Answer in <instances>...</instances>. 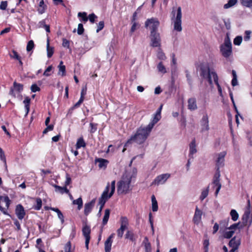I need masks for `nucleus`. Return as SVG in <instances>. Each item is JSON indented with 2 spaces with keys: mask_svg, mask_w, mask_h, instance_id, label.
Listing matches in <instances>:
<instances>
[{
  "mask_svg": "<svg viewBox=\"0 0 252 252\" xmlns=\"http://www.w3.org/2000/svg\"><path fill=\"white\" fill-rule=\"evenodd\" d=\"M214 80V81L215 82V83L217 85V87H218V91L219 92H220V94H221L222 93V91H221V87L220 85V84H219V82H218V77L217 75H215V78L213 79Z\"/></svg>",
  "mask_w": 252,
  "mask_h": 252,
  "instance_id": "obj_54",
  "label": "nucleus"
},
{
  "mask_svg": "<svg viewBox=\"0 0 252 252\" xmlns=\"http://www.w3.org/2000/svg\"><path fill=\"white\" fill-rule=\"evenodd\" d=\"M84 29L82 24L80 23L78 25L77 33L79 35H81L83 33Z\"/></svg>",
  "mask_w": 252,
  "mask_h": 252,
  "instance_id": "obj_52",
  "label": "nucleus"
},
{
  "mask_svg": "<svg viewBox=\"0 0 252 252\" xmlns=\"http://www.w3.org/2000/svg\"><path fill=\"white\" fill-rule=\"evenodd\" d=\"M46 5L44 4L43 0H41L39 3L37 11L38 13L42 14L45 12Z\"/></svg>",
  "mask_w": 252,
  "mask_h": 252,
  "instance_id": "obj_26",
  "label": "nucleus"
},
{
  "mask_svg": "<svg viewBox=\"0 0 252 252\" xmlns=\"http://www.w3.org/2000/svg\"><path fill=\"white\" fill-rule=\"evenodd\" d=\"M145 240L146 241V242L145 243V248L146 250V252H150L151 251V247L150 243L148 242V238L146 237L145 238Z\"/></svg>",
  "mask_w": 252,
  "mask_h": 252,
  "instance_id": "obj_45",
  "label": "nucleus"
},
{
  "mask_svg": "<svg viewBox=\"0 0 252 252\" xmlns=\"http://www.w3.org/2000/svg\"><path fill=\"white\" fill-rule=\"evenodd\" d=\"M241 4L246 7L252 8V0H240Z\"/></svg>",
  "mask_w": 252,
  "mask_h": 252,
  "instance_id": "obj_36",
  "label": "nucleus"
},
{
  "mask_svg": "<svg viewBox=\"0 0 252 252\" xmlns=\"http://www.w3.org/2000/svg\"><path fill=\"white\" fill-rule=\"evenodd\" d=\"M220 52L223 57L228 58L231 55L232 53V44L228 33H226L224 42L220 45Z\"/></svg>",
  "mask_w": 252,
  "mask_h": 252,
  "instance_id": "obj_4",
  "label": "nucleus"
},
{
  "mask_svg": "<svg viewBox=\"0 0 252 252\" xmlns=\"http://www.w3.org/2000/svg\"><path fill=\"white\" fill-rule=\"evenodd\" d=\"M219 167H217L216 172L214 176L213 179H220V174Z\"/></svg>",
  "mask_w": 252,
  "mask_h": 252,
  "instance_id": "obj_61",
  "label": "nucleus"
},
{
  "mask_svg": "<svg viewBox=\"0 0 252 252\" xmlns=\"http://www.w3.org/2000/svg\"><path fill=\"white\" fill-rule=\"evenodd\" d=\"M78 16L81 17L82 18V21L84 22H86L88 20V18L87 17V13L85 12H79L78 14Z\"/></svg>",
  "mask_w": 252,
  "mask_h": 252,
  "instance_id": "obj_46",
  "label": "nucleus"
},
{
  "mask_svg": "<svg viewBox=\"0 0 252 252\" xmlns=\"http://www.w3.org/2000/svg\"><path fill=\"white\" fill-rule=\"evenodd\" d=\"M157 68L158 71L161 73H165L166 72V69L163 64H158Z\"/></svg>",
  "mask_w": 252,
  "mask_h": 252,
  "instance_id": "obj_50",
  "label": "nucleus"
},
{
  "mask_svg": "<svg viewBox=\"0 0 252 252\" xmlns=\"http://www.w3.org/2000/svg\"><path fill=\"white\" fill-rule=\"evenodd\" d=\"M0 158L4 162L5 168L7 169L6 158L3 150L0 151Z\"/></svg>",
  "mask_w": 252,
  "mask_h": 252,
  "instance_id": "obj_47",
  "label": "nucleus"
},
{
  "mask_svg": "<svg viewBox=\"0 0 252 252\" xmlns=\"http://www.w3.org/2000/svg\"><path fill=\"white\" fill-rule=\"evenodd\" d=\"M96 162H98V165L100 168H106L108 163L107 160L103 158H98L96 160Z\"/></svg>",
  "mask_w": 252,
  "mask_h": 252,
  "instance_id": "obj_25",
  "label": "nucleus"
},
{
  "mask_svg": "<svg viewBox=\"0 0 252 252\" xmlns=\"http://www.w3.org/2000/svg\"><path fill=\"white\" fill-rule=\"evenodd\" d=\"M240 243V240L239 239H236V237H234L229 241V246L231 248L238 249Z\"/></svg>",
  "mask_w": 252,
  "mask_h": 252,
  "instance_id": "obj_23",
  "label": "nucleus"
},
{
  "mask_svg": "<svg viewBox=\"0 0 252 252\" xmlns=\"http://www.w3.org/2000/svg\"><path fill=\"white\" fill-rule=\"evenodd\" d=\"M47 127L43 131V134H46L49 131H51L53 129L54 126L53 125L46 126Z\"/></svg>",
  "mask_w": 252,
  "mask_h": 252,
  "instance_id": "obj_59",
  "label": "nucleus"
},
{
  "mask_svg": "<svg viewBox=\"0 0 252 252\" xmlns=\"http://www.w3.org/2000/svg\"><path fill=\"white\" fill-rule=\"evenodd\" d=\"M109 216L110 210L109 209H106L105 210V214L102 220V224L103 225H105L107 223Z\"/></svg>",
  "mask_w": 252,
  "mask_h": 252,
  "instance_id": "obj_31",
  "label": "nucleus"
},
{
  "mask_svg": "<svg viewBox=\"0 0 252 252\" xmlns=\"http://www.w3.org/2000/svg\"><path fill=\"white\" fill-rule=\"evenodd\" d=\"M13 87L16 90L19 92H21L23 90V86L21 84L17 83L16 82H14L13 83Z\"/></svg>",
  "mask_w": 252,
  "mask_h": 252,
  "instance_id": "obj_39",
  "label": "nucleus"
},
{
  "mask_svg": "<svg viewBox=\"0 0 252 252\" xmlns=\"http://www.w3.org/2000/svg\"><path fill=\"white\" fill-rule=\"evenodd\" d=\"M152 211L153 212H156L158 210V202L156 200V198L154 195H153L152 196Z\"/></svg>",
  "mask_w": 252,
  "mask_h": 252,
  "instance_id": "obj_27",
  "label": "nucleus"
},
{
  "mask_svg": "<svg viewBox=\"0 0 252 252\" xmlns=\"http://www.w3.org/2000/svg\"><path fill=\"white\" fill-rule=\"evenodd\" d=\"M171 14L173 15L172 19L173 20L174 30L180 32L182 31V9L178 7L177 10L176 16L175 17V11L172 10Z\"/></svg>",
  "mask_w": 252,
  "mask_h": 252,
  "instance_id": "obj_5",
  "label": "nucleus"
},
{
  "mask_svg": "<svg viewBox=\"0 0 252 252\" xmlns=\"http://www.w3.org/2000/svg\"><path fill=\"white\" fill-rule=\"evenodd\" d=\"M242 220L244 226L249 227L252 223V207L251 206L250 200L248 201V206L243 215Z\"/></svg>",
  "mask_w": 252,
  "mask_h": 252,
  "instance_id": "obj_6",
  "label": "nucleus"
},
{
  "mask_svg": "<svg viewBox=\"0 0 252 252\" xmlns=\"http://www.w3.org/2000/svg\"><path fill=\"white\" fill-rule=\"evenodd\" d=\"M15 214L19 220H22L25 216V211L24 207L21 204L16 206Z\"/></svg>",
  "mask_w": 252,
  "mask_h": 252,
  "instance_id": "obj_17",
  "label": "nucleus"
},
{
  "mask_svg": "<svg viewBox=\"0 0 252 252\" xmlns=\"http://www.w3.org/2000/svg\"><path fill=\"white\" fill-rule=\"evenodd\" d=\"M159 26V22L156 18L148 19L145 23V27H149L150 30V33L158 32V30Z\"/></svg>",
  "mask_w": 252,
  "mask_h": 252,
  "instance_id": "obj_7",
  "label": "nucleus"
},
{
  "mask_svg": "<svg viewBox=\"0 0 252 252\" xmlns=\"http://www.w3.org/2000/svg\"><path fill=\"white\" fill-rule=\"evenodd\" d=\"M237 2V0H229L228 2L224 5L223 7L225 9L229 8L235 5Z\"/></svg>",
  "mask_w": 252,
  "mask_h": 252,
  "instance_id": "obj_32",
  "label": "nucleus"
},
{
  "mask_svg": "<svg viewBox=\"0 0 252 252\" xmlns=\"http://www.w3.org/2000/svg\"><path fill=\"white\" fill-rule=\"evenodd\" d=\"M196 152L195 139H193L189 144V156H191V158H192V155Z\"/></svg>",
  "mask_w": 252,
  "mask_h": 252,
  "instance_id": "obj_24",
  "label": "nucleus"
},
{
  "mask_svg": "<svg viewBox=\"0 0 252 252\" xmlns=\"http://www.w3.org/2000/svg\"><path fill=\"white\" fill-rule=\"evenodd\" d=\"M162 108V106H160L159 111H158L154 116V118H153L152 122L146 126V127L150 131L153 128L154 126L159 120L160 119V109Z\"/></svg>",
  "mask_w": 252,
  "mask_h": 252,
  "instance_id": "obj_16",
  "label": "nucleus"
},
{
  "mask_svg": "<svg viewBox=\"0 0 252 252\" xmlns=\"http://www.w3.org/2000/svg\"><path fill=\"white\" fill-rule=\"evenodd\" d=\"M114 234H112L107 239L104 243L105 246V252H110L111 249V246L112 241V239L113 238Z\"/></svg>",
  "mask_w": 252,
  "mask_h": 252,
  "instance_id": "obj_21",
  "label": "nucleus"
},
{
  "mask_svg": "<svg viewBox=\"0 0 252 252\" xmlns=\"http://www.w3.org/2000/svg\"><path fill=\"white\" fill-rule=\"evenodd\" d=\"M132 25L130 29V32H133L137 28L139 27V25L136 22H132Z\"/></svg>",
  "mask_w": 252,
  "mask_h": 252,
  "instance_id": "obj_55",
  "label": "nucleus"
},
{
  "mask_svg": "<svg viewBox=\"0 0 252 252\" xmlns=\"http://www.w3.org/2000/svg\"><path fill=\"white\" fill-rule=\"evenodd\" d=\"M42 206V200L40 198L36 199V205L34 207V209L39 210L40 209Z\"/></svg>",
  "mask_w": 252,
  "mask_h": 252,
  "instance_id": "obj_51",
  "label": "nucleus"
},
{
  "mask_svg": "<svg viewBox=\"0 0 252 252\" xmlns=\"http://www.w3.org/2000/svg\"><path fill=\"white\" fill-rule=\"evenodd\" d=\"M131 178V175L125 173L123 175L118 183L117 192L119 194H126L129 191Z\"/></svg>",
  "mask_w": 252,
  "mask_h": 252,
  "instance_id": "obj_2",
  "label": "nucleus"
},
{
  "mask_svg": "<svg viewBox=\"0 0 252 252\" xmlns=\"http://www.w3.org/2000/svg\"><path fill=\"white\" fill-rule=\"evenodd\" d=\"M97 18V16L94 13H92L89 15V19L90 21L92 23L94 22L95 19Z\"/></svg>",
  "mask_w": 252,
  "mask_h": 252,
  "instance_id": "obj_63",
  "label": "nucleus"
},
{
  "mask_svg": "<svg viewBox=\"0 0 252 252\" xmlns=\"http://www.w3.org/2000/svg\"><path fill=\"white\" fill-rule=\"evenodd\" d=\"M230 214L233 221H236L238 219L239 215L235 210H231Z\"/></svg>",
  "mask_w": 252,
  "mask_h": 252,
  "instance_id": "obj_33",
  "label": "nucleus"
},
{
  "mask_svg": "<svg viewBox=\"0 0 252 252\" xmlns=\"http://www.w3.org/2000/svg\"><path fill=\"white\" fill-rule=\"evenodd\" d=\"M11 57L13 58L17 59L19 61V63H22L21 60V57L19 56L17 52L15 51H12V54H11Z\"/></svg>",
  "mask_w": 252,
  "mask_h": 252,
  "instance_id": "obj_42",
  "label": "nucleus"
},
{
  "mask_svg": "<svg viewBox=\"0 0 252 252\" xmlns=\"http://www.w3.org/2000/svg\"><path fill=\"white\" fill-rule=\"evenodd\" d=\"M47 56L48 58H50L53 55V54L54 53L53 51V48L50 47L49 46V40L47 41Z\"/></svg>",
  "mask_w": 252,
  "mask_h": 252,
  "instance_id": "obj_40",
  "label": "nucleus"
},
{
  "mask_svg": "<svg viewBox=\"0 0 252 252\" xmlns=\"http://www.w3.org/2000/svg\"><path fill=\"white\" fill-rule=\"evenodd\" d=\"M121 226L117 231V236L119 238H122L124 231L128 228L129 225L128 220L126 217L122 216L120 218Z\"/></svg>",
  "mask_w": 252,
  "mask_h": 252,
  "instance_id": "obj_8",
  "label": "nucleus"
},
{
  "mask_svg": "<svg viewBox=\"0 0 252 252\" xmlns=\"http://www.w3.org/2000/svg\"><path fill=\"white\" fill-rule=\"evenodd\" d=\"M53 67L52 65L49 66L43 73V75L46 76H50L52 73Z\"/></svg>",
  "mask_w": 252,
  "mask_h": 252,
  "instance_id": "obj_48",
  "label": "nucleus"
},
{
  "mask_svg": "<svg viewBox=\"0 0 252 252\" xmlns=\"http://www.w3.org/2000/svg\"><path fill=\"white\" fill-rule=\"evenodd\" d=\"M73 204L77 205V209L78 210H81L83 206V200L81 197H79L76 200H73L72 202Z\"/></svg>",
  "mask_w": 252,
  "mask_h": 252,
  "instance_id": "obj_29",
  "label": "nucleus"
},
{
  "mask_svg": "<svg viewBox=\"0 0 252 252\" xmlns=\"http://www.w3.org/2000/svg\"><path fill=\"white\" fill-rule=\"evenodd\" d=\"M151 43L150 45L153 47H161V37L158 32L150 33V35Z\"/></svg>",
  "mask_w": 252,
  "mask_h": 252,
  "instance_id": "obj_9",
  "label": "nucleus"
},
{
  "mask_svg": "<svg viewBox=\"0 0 252 252\" xmlns=\"http://www.w3.org/2000/svg\"><path fill=\"white\" fill-rule=\"evenodd\" d=\"M202 215V211L199 210L197 207H196L193 218V221L195 223L198 224L200 222L201 220Z\"/></svg>",
  "mask_w": 252,
  "mask_h": 252,
  "instance_id": "obj_20",
  "label": "nucleus"
},
{
  "mask_svg": "<svg viewBox=\"0 0 252 252\" xmlns=\"http://www.w3.org/2000/svg\"><path fill=\"white\" fill-rule=\"evenodd\" d=\"M7 6V1H2L0 4V9L1 10H5Z\"/></svg>",
  "mask_w": 252,
  "mask_h": 252,
  "instance_id": "obj_64",
  "label": "nucleus"
},
{
  "mask_svg": "<svg viewBox=\"0 0 252 252\" xmlns=\"http://www.w3.org/2000/svg\"><path fill=\"white\" fill-rule=\"evenodd\" d=\"M10 204V200L7 196H0V210L5 215H8L7 210Z\"/></svg>",
  "mask_w": 252,
  "mask_h": 252,
  "instance_id": "obj_10",
  "label": "nucleus"
},
{
  "mask_svg": "<svg viewBox=\"0 0 252 252\" xmlns=\"http://www.w3.org/2000/svg\"><path fill=\"white\" fill-rule=\"evenodd\" d=\"M104 26V23L103 21H100L97 25V29L96 30V32H98L100 31L103 29Z\"/></svg>",
  "mask_w": 252,
  "mask_h": 252,
  "instance_id": "obj_60",
  "label": "nucleus"
},
{
  "mask_svg": "<svg viewBox=\"0 0 252 252\" xmlns=\"http://www.w3.org/2000/svg\"><path fill=\"white\" fill-rule=\"evenodd\" d=\"M31 102V99L27 96L25 98V100L23 101V103L25 104V108L27 110V114L29 113V110H30V103Z\"/></svg>",
  "mask_w": 252,
  "mask_h": 252,
  "instance_id": "obj_38",
  "label": "nucleus"
},
{
  "mask_svg": "<svg viewBox=\"0 0 252 252\" xmlns=\"http://www.w3.org/2000/svg\"><path fill=\"white\" fill-rule=\"evenodd\" d=\"M162 108V106H160L159 111H158L154 116V118H153L152 122L146 126V127L150 131L153 128L154 126L159 120L160 119V109Z\"/></svg>",
  "mask_w": 252,
  "mask_h": 252,
  "instance_id": "obj_15",
  "label": "nucleus"
},
{
  "mask_svg": "<svg viewBox=\"0 0 252 252\" xmlns=\"http://www.w3.org/2000/svg\"><path fill=\"white\" fill-rule=\"evenodd\" d=\"M126 239H129L132 242L135 241V238L134 237V234L132 231L130 230H127L125 235Z\"/></svg>",
  "mask_w": 252,
  "mask_h": 252,
  "instance_id": "obj_28",
  "label": "nucleus"
},
{
  "mask_svg": "<svg viewBox=\"0 0 252 252\" xmlns=\"http://www.w3.org/2000/svg\"><path fill=\"white\" fill-rule=\"evenodd\" d=\"M209 187H208L206 189L203 190L202 191L201 194L200 196V200H203L207 196L209 192Z\"/></svg>",
  "mask_w": 252,
  "mask_h": 252,
  "instance_id": "obj_41",
  "label": "nucleus"
},
{
  "mask_svg": "<svg viewBox=\"0 0 252 252\" xmlns=\"http://www.w3.org/2000/svg\"><path fill=\"white\" fill-rule=\"evenodd\" d=\"M198 68H199L200 75L204 78L207 79L209 84L212 85V78L213 79L215 78V75H217V73L209 68L208 64H201L198 66Z\"/></svg>",
  "mask_w": 252,
  "mask_h": 252,
  "instance_id": "obj_3",
  "label": "nucleus"
},
{
  "mask_svg": "<svg viewBox=\"0 0 252 252\" xmlns=\"http://www.w3.org/2000/svg\"><path fill=\"white\" fill-rule=\"evenodd\" d=\"M95 202V199H93L91 202L86 203L84 206V214L85 216H88L89 213L92 211L93 207L94 206Z\"/></svg>",
  "mask_w": 252,
  "mask_h": 252,
  "instance_id": "obj_18",
  "label": "nucleus"
},
{
  "mask_svg": "<svg viewBox=\"0 0 252 252\" xmlns=\"http://www.w3.org/2000/svg\"><path fill=\"white\" fill-rule=\"evenodd\" d=\"M242 41V37L241 36H236L233 41L234 44L236 45H240Z\"/></svg>",
  "mask_w": 252,
  "mask_h": 252,
  "instance_id": "obj_49",
  "label": "nucleus"
},
{
  "mask_svg": "<svg viewBox=\"0 0 252 252\" xmlns=\"http://www.w3.org/2000/svg\"><path fill=\"white\" fill-rule=\"evenodd\" d=\"M65 252H71V243L68 241L65 245L64 248Z\"/></svg>",
  "mask_w": 252,
  "mask_h": 252,
  "instance_id": "obj_56",
  "label": "nucleus"
},
{
  "mask_svg": "<svg viewBox=\"0 0 252 252\" xmlns=\"http://www.w3.org/2000/svg\"><path fill=\"white\" fill-rule=\"evenodd\" d=\"M226 155L225 152H221L218 154V157L217 160V167H221L224 165V157Z\"/></svg>",
  "mask_w": 252,
  "mask_h": 252,
  "instance_id": "obj_19",
  "label": "nucleus"
},
{
  "mask_svg": "<svg viewBox=\"0 0 252 252\" xmlns=\"http://www.w3.org/2000/svg\"><path fill=\"white\" fill-rule=\"evenodd\" d=\"M150 132L146 127H140L137 130L136 133L127 141L125 145V147L127 146L131 141H134L138 144L143 143L147 139Z\"/></svg>",
  "mask_w": 252,
  "mask_h": 252,
  "instance_id": "obj_1",
  "label": "nucleus"
},
{
  "mask_svg": "<svg viewBox=\"0 0 252 252\" xmlns=\"http://www.w3.org/2000/svg\"><path fill=\"white\" fill-rule=\"evenodd\" d=\"M59 74L60 73V72H62V75L64 76L65 74V67L64 65H62V64H60L59 66Z\"/></svg>",
  "mask_w": 252,
  "mask_h": 252,
  "instance_id": "obj_53",
  "label": "nucleus"
},
{
  "mask_svg": "<svg viewBox=\"0 0 252 252\" xmlns=\"http://www.w3.org/2000/svg\"><path fill=\"white\" fill-rule=\"evenodd\" d=\"M86 146V143L82 137L79 138L76 143V149H79L81 147H85Z\"/></svg>",
  "mask_w": 252,
  "mask_h": 252,
  "instance_id": "obj_30",
  "label": "nucleus"
},
{
  "mask_svg": "<svg viewBox=\"0 0 252 252\" xmlns=\"http://www.w3.org/2000/svg\"><path fill=\"white\" fill-rule=\"evenodd\" d=\"M157 57L159 60H160L161 61H164L165 59H166L165 54L163 52V51L161 50L160 47L158 48V53H157Z\"/></svg>",
  "mask_w": 252,
  "mask_h": 252,
  "instance_id": "obj_34",
  "label": "nucleus"
},
{
  "mask_svg": "<svg viewBox=\"0 0 252 252\" xmlns=\"http://www.w3.org/2000/svg\"><path fill=\"white\" fill-rule=\"evenodd\" d=\"M82 233L85 238V247L87 250L89 249V244L90 240V233L91 228L90 227L85 224L82 228Z\"/></svg>",
  "mask_w": 252,
  "mask_h": 252,
  "instance_id": "obj_12",
  "label": "nucleus"
},
{
  "mask_svg": "<svg viewBox=\"0 0 252 252\" xmlns=\"http://www.w3.org/2000/svg\"><path fill=\"white\" fill-rule=\"evenodd\" d=\"M34 46V42L32 40H30L28 42L27 45V51L28 52L31 51Z\"/></svg>",
  "mask_w": 252,
  "mask_h": 252,
  "instance_id": "obj_44",
  "label": "nucleus"
},
{
  "mask_svg": "<svg viewBox=\"0 0 252 252\" xmlns=\"http://www.w3.org/2000/svg\"><path fill=\"white\" fill-rule=\"evenodd\" d=\"M234 233V230H229V231H226L224 234L223 237L225 238H230L233 234Z\"/></svg>",
  "mask_w": 252,
  "mask_h": 252,
  "instance_id": "obj_43",
  "label": "nucleus"
},
{
  "mask_svg": "<svg viewBox=\"0 0 252 252\" xmlns=\"http://www.w3.org/2000/svg\"><path fill=\"white\" fill-rule=\"evenodd\" d=\"M31 90L32 92H36L40 91V88L36 84H33L31 86Z\"/></svg>",
  "mask_w": 252,
  "mask_h": 252,
  "instance_id": "obj_62",
  "label": "nucleus"
},
{
  "mask_svg": "<svg viewBox=\"0 0 252 252\" xmlns=\"http://www.w3.org/2000/svg\"><path fill=\"white\" fill-rule=\"evenodd\" d=\"M201 132L207 131L209 130V117L207 114H204L200 121Z\"/></svg>",
  "mask_w": 252,
  "mask_h": 252,
  "instance_id": "obj_13",
  "label": "nucleus"
},
{
  "mask_svg": "<svg viewBox=\"0 0 252 252\" xmlns=\"http://www.w3.org/2000/svg\"><path fill=\"white\" fill-rule=\"evenodd\" d=\"M53 187L55 188L56 191L60 192L62 194L63 193V187H62L56 185H54Z\"/></svg>",
  "mask_w": 252,
  "mask_h": 252,
  "instance_id": "obj_57",
  "label": "nucleus"
},
{
  "mask_svg": "<svg viewBox=\"0 0 252 252\" xmlns=\"http://www.w3.org/2000/svg\"><path fill=\"white\" fill-rule=\"evenodd\" d=\"M109 190V183H108L107 186L103 191L100 197L99 198V205H100L99 211L101 212L106 202L110 198L108 197V193Z\"/></svg>",
  "mask_w": 252,
  "mask_h": 252,
  "instance_id": "obj_11",
  "label": "nucleus"
},
{
  "mask_svg": "<svg viewBox=\"0 0 252 252\" xmlns=\"http://www.w3.org/2000/svg\"><path fill=\"white\" fill-rule=\"evenodd\" d=\"M111 188V191L109 194H108V197H111V196L113 195L115 190V181H113L111 183V186L109 185V188Z\"/></svg>",
  "mask_w": 252,
  "mask_h": 252,
  "instance_id": "obj_35",
  "label": "nucleus"
},
{
  "mask_svg": "<svg viewBox=\"0 0 252 252\" xmlns=\"http://www.w3.org/2000/svg\"><path fill=\"white\" fill-rule=\"evenodd\" d=\"M170 175L168 173L160 175L156 177L153 182L152 184L158 185L164 183L170 177Z\"/></svg>",
  "mask_w": 252,
  "mask_h": 252,
  "instance_id": "obj_14",
  "label": "nucleus"
},
{
  "mask_svg": "<svg viewBox=\"0 0 252 252\" xmlns=\"http://www.w3.org/2000/svg\"><path fill=\"white\" fill-rule=\"evenodd\" d=\"M97 124L90 123V126L91 127V130H90L91 133H93L96 131V130H97Z\"/></svg>",
  "mask_w": 252,
  "mask_h": 252,
  "instance_id": "obj_58",
  "label": "nucleus"
},
{
  "mask_svg": "<svg viewBox=\"0 0 252 252\" xmlns=\"http://www.w3.org/2000/svg\"><path fill=\"white\" fill-rule=\"evenodd\" d=\"M188 107L189 109L192 111L195 110L197 109V107L196 104V101L195 98H189L188 99Z\"/></svg>",
  "mask_w": 252,
  "mask_h": 252,
  "instance_id": "obj_22",
  "label": "nucleus"
},
{
  "mask_svg": "<svg viewBox=\"0 0 252 252\" xmlns=\"http://www.w3.org/2000/svg\"><path fill=\"white\" fill-rule=\"evenodd\" d=\"M232 74L233 75V79L231 81V84L233 86H235L238 85L236 72L234 70H233L232 71Z\"/></svg>",
  "mask_w": 252,
  "mask_h": 252,
  "instance_id": "obj_37",
  "label": "nucleus"
}]
</instances>
